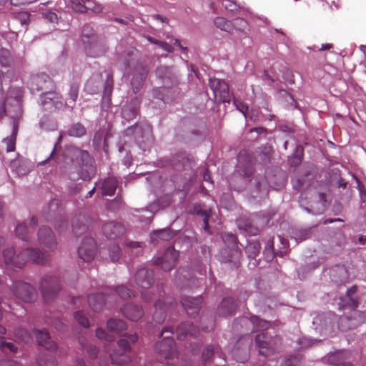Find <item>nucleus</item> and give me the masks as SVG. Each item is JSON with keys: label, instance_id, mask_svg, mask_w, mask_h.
<instances>
[{"label": "nucleus", "instance_id": "7c9ffc66", "mask_svg": "<svg viewBox=\"0 0 366 366\" xmlns=\"http://www.w3.org/2000/svg\"><path fill=\"white\" fill-rule=\"evenodd\" d=\"M106 303L105 295L102 293L91 295L88 297V304L94 312L101 311Z\"/></svg>", "mask_w": 366, "mask_h": 366}, {"label": "nucleus", "instance_id": "c03bdc74", "mask_svg": "<svg viewBox=\"0 0 366 366\" xmlns=\"http://www.w3.org/2000/svg\"><path fill=\"white\" fill-rule=\"evenodd\" d=\"M151 238L152 242L158 241V239L167 241L172 238V233L169 229H162L158 231H154L152 235Z\"/></svg>", "mask_w": 366, "mask_h": 366}, {"label": "nucleus", "instance_id": "393cba45", "mask_svg": "<svg viewBox=\"0 0 366 366\" xmlns=\"http://www.w3.org/2000/svg\"><path fill=\"white\" fill-rule=\"evenodd\" d=\"M252 325V332H258L259 331H264L269 327V322L263 320L259 319L257 316L252 317L249 320L247 318H242L239 320H236L234 325L237 324Z\"/></svg>", "mask_w": 366, "mask_h": 366}, {"label": "nucleus", "instance_id": "79ce46f5", "mask_svg": "<svg viewBox=\"0 0 366 366\" xmlns=\"http://www.w3.org/2000/svg\"><path fill=\"white\" fill-rule=\"evenodd\" d=\"M36 362L39 366H57L56 360L46 354L39 355L36 358Z\"/></svg>", "mask_w": 366, "mask_h": 366}, {"label": "nucleus", "instance_id": "e433bc0d", "mask_svg": "<svg viewBox=\"0 0 366 366\" xmlns=\"http://www.w3.org/2000/svg\"><path fill=\"white\" fill-rule=\"evenodd\" d=\"M272 147L269 146H264L260 147L257 151L256 159L260 161L261 164H266L269 162L270 154Z\"/></svg>", "mask_w": 366, "mask_h": 366}, {"label": "nucleus", "instance_id": "603ef678", "mask_svg": "<svg viewBox=\"0 0 366 366\" xmlns=\"http://www.w3.org/2000/svg\"><path fill=\"white\" fill-rule=\"evenodd\" d=\"M116 292L122 299H127L131 297H135V294L124 285L117 286L115 289Z\"/></svg>", "mask_w": 366, "mask_h": 366}, {"label": "nucleus", "instance_id": "f704fd0d", "mask_svg": "<svg viewBox=\"0 0 366 366\" xmlns=\"http://www.w3.org/2000/svg\"><path fill=\"white\" fill-rule=\"evenodd\" d=\"M18 132L17 123L14 121L13 131L11 136L3 139L2 143L6 145V152H11L15 150L16 139Z\"/></svg>", "mask_w": 366, "mask_h": 366}, {"label": "nucleus", "instance_id": "5fc2aeb1", "mask_svg": "<svg viewBox=\"0 0 366 366\" xmlns=\"http://www.w3.org/2000/svg\"><path fill=\"white\" fill-rule=\"evenodd\" d=\"M15 336L24 342H29L32 340L31 334L23 328H18L15 331Z\"/></svg>", "mask_w": 366, "mask_h": 366}, {"label": "nucleus", "instance_id": "423d86ee", "mask_svg": "<svg viewBox=\"0 0 366 366\" xmlns=\"http://www.w3.org/2000/svg\"><path fill=\"white\" fill-rule=\"evenodd\" d=\"M11 290L16 299L24 302H32L37 297L36 289L24 281L14 282Z\"/></svg>", "mask_w": 366, "mask_h": 366}, {"label": "nucleus", "instance_id": "6ab92c4d", "mask_svg": "<svg viewBox=\"0 0 366 366\" xmlns=\"http://www.w3.org/2000/svg\"><path fill=\"white\" fill-rule=\"evenodd\" d=\"M38 239L40 244L46 247L51 251L56 249L57 242L53 232L49 227H41L38 232Z\"/></svg>", "mask_w": 366, "mask_h": 366}, {"label": "nucleus", "instance_id": "c9c22d12", "mask_svg": "<svg viewBox=\"0 0 366 366\" xmlns=\"http://www.w3.org/2000/svg\"><path fill=\"white\" fill-rule=\"evenodd\" d=\"M79 84H80V82H79V81H78L72 82L69 85V92H68L69 97L67 99L68 103L67 104L66 103L65 104L68 105L71 109L74 106L75 102L78 97L79 90Z\"/></svg>", "mask_w": 366, "mask_h": 366}, {"label": "nucleus", "instance_id": "a211bd4d", "mask_svg": "<svg viewBox=\"0 0 366 366\" xmlns=\"http://www.w3.org/2000/svg\"><path fill=\"white\" fill-rule=\"evenodd\" d=\"M102 230L106 237L110 239L121 237L126 231L124 224L116 221H110L104 224Z\"/></svg>", "mask_w": 366, "mask_h": 366}, {"label": "nucleus", "instance_id": "09e8293b", "mask_svg": "<svg viewBox=\"0 0 366 366\" xmlns=\"http://www.w3.org/2000/svg\"><path fill=\"white\" fill-rule=\"evenodd\" d=\"M111 260L114 262H118L122 256V250L118 244H112L108 248Z\"/></svg>", "mask_w": 366, "mask_h": 366}, {"label": "nucleus", "instance_id": "9b49d317", "mask_svg": "<svg viewBox=\"0 0 366 366\" xmlns=\"http://www.w3.org/2000/svg\"><path fill=\"white\" fill-rule=\"evenodd\" d=\"M209 86L213 92L215 100L227 103L230 102L229 86L224 81L215 77L211 78L209 79Z\"/></svg>", "mask_w": 366, "mask_h": 366}, {"label": "nucleus", "instance_id": "1a4fd4ad", "mask_svg": "<svg viewBox=\"0 0 366 366\" xmlns=\"http://www.w3.org/2000/svg\"><path fill=\"white\" fill-rule=\"evenodd\" d=\"M61 289L59 279L56 276H46L40 283L39 290L45 302L51 301Z\"/></svg>", "mask_w": 366, "mask_h": 366}, {"label": "nucleus", "instance_id": "412c9836", "mask_svg": "<svg viewBox=\"0 0 366 366\" xmlns=\"http://www.w3.org/2000/svg\"><path fill=\"white\" fill-rule=\"evenodd\" d=\"M350 359V353L341 350L330 355L327 362L331 366H352Z\"/></svg>", "mask_w": 366, "mask_h": 366}, {"label": "nucleus", "instance_id": "052dcab7", "mask_svg": "<svg viewBox=\"0 0 366 366\" xmlns=\"http://www.w3.org/2000/svg\"><path fill=\"white\" fill-rule=\"evenodd\" d=\"M196 213L203 217L204 229L205 231H209V218L211 216V210L199 209L196 211Z\"/></svg>", "mask_w": 366, "mask_h": 366}, {"label": "nucleus", "instance_id": "680f3d73", "mask_svg": "<svg viewBox=\"0 0 366 366\" xmlns=\"http://www.w3.org/2000/svg\"><path fill=\"white\" fill-rule=\"evenodd\" d=\"M254 172V164L249 159L245 162L242 166V173L247 177H251Z\"/></svg>", "mask_w": 366, "mask_h": 366}, {"label": "nucleus", "instance_id": "f03ea898", "mask_svg": "<svg viewBox=\"0 0 366 366\" xmlns=\"http://www.w3.org/2000/svg\"><path fill=\"white\" fill-rule=\"evenodd\" d=\"M66 156L71 158L72 165L69 167V170L74 173L79 167L81 170L77 171L76 174H71L69 178L72 180L82 179L84 180L89 179L90 174L94 170L92 165H89L92 159L88 152L80 149L76 147H70L66 150Z\"/></svg>", "mask_w": 366, "mask_h": 366}, {"label": "nucleus", "instance_id": "cd10ccee", "mask_svg": "<svg viewBox=\"0 0 366 366\" xmlns=\"http://www.w3.org/2000/svg\"><path fill=\"white\" fill-rule=\"evenodd\" d=\"M237 307L235 301L230 297L224 299L217 307V313L219 316L230 315Z\"/></svg>", "mask_w": 366, "mask_h": 366}, {"label": "nucleus", "instance_id": "aec40b11", "mask_svg": "<svg viewBox=\"0 0 366 366\" xmlns=\"http://www.w3.org/2000/svg\"><path fill=\"white\" fill-rule=\"evenodd\" d=\"M325 322L331 325L337 322L338 330L346 332L357 327V323L352 322L350 315H342L338 319L335 314L332 313L325 320Z\"/></svg>", "mask_w": 366, "mask_h": 366}, {"label": "nucleus", "instance_id": "13d9d810", "mask_svg": "<svg viewBox=\"0 0 366 366\" xmlns=\"http://www.w3.org/2000/svg\"><path fill=\"white\" fill-rule=\"evenodd\" d=\"M234 29L236 28L242 32H246L248 29V24L247 21L242 18H237L234 20Z\"/></svg>", "mask_w": 366, "mask_h": 366}, {"label": "nucleus", "instance_id": "338daca9", "mask_svg": "<svg viewBox=\"0 0 366 366\" xmlns=\"http://www.w3.org/2000/svg\"><path fill=\"white\" fill-rule=\"evenodd\" d=\"M234 104L237 107V109L242 112L244 117H246V114L249 109V107L245 104L242 103V102L237 100V99H234L233 100Z\"/></svg>", "mask_w": 366, "mask_h": 366}, {"label": "nucleus", "instance_id": "4c0bfd02", "mask_svg": "<svg viewBox=\"0 0 366 366\" xmlns=\"http://www.w3.org/2000/svg\"><path fill=\"white\" fill-rule=\"evenodd\" d=\"M214 25L228 33H231L234 29L233 23L224 17H217L214 20Z\"/></svg>", "mask_w": 366, "mask_h": 366}, {"label": "nucleus", "instance_id": "bf43d9fd", "mask_svg": "<svg viewBox=\"0 0 366 366\" xmlns=\"http://www.w3.org/2000/svg\"><path fill=\"white\" fill-rule=\"evenodd\" d=\"M96 336L97 338L104 340L109 342H112L114 340V337L112 335L107 334L104 330L101 328L97 329Z\"/></svg>", "mask_w": 366, "mask_h": 366}, {"label": "nucleus", "instance_id": "b1692460", "mask_svg": "<svg viewBox=\"0 0 366 366\" xmlns=\"http://www.w3.org/2000/svg\"><path fill=\"white\" fill-rule=\"evenodd\" d=\"M202 301L201 296L197 297L187 296L182 298L181 303L188 315H194L199 312Z\"/></svg>", "mask_w": 366, "mask_h": 366}, {"label": "nucleus", "instance_id": "49530a36", "mask_svg": "<svg viewBox=\"0 0 366 366\" xmlns=\"http://www.w3.org/2000/svg\"><path fill=\"white\" fill-rule=\"evenodd\" d=\"M352 311L350 314V317L352 322L357 323V327L363 323L365 320L366 315L365 312L357 310V308H351Z\"/></svg>", "mask_w": 366, "mask_h": 366}, {"label": "nucleus", "instance_id": "e2e57ef3", "mask_svg": "<svg viewBox=\"0 0 366 366\" xmlns=\"http://www.w3.org/2000/svg\"><path fill=\"white\" fill-rule=\"evenodd\" d=\"M214 352V346L209 345L207 346L202 352V361L204 364H206L208 361L210 360L212 357L213 356Z\"/></svg>", "mask_w": 366, "mask_h": 366}, {"label": "nucleus", "instance_id": "473e14b6", "mask_svg": "<svg viewBox=\"0 0 366 366\" xmlns=\"http://www.w3.org/2000/svg\"><path fill=\"white\" fill-rule=\"evenodd\" d=\"M118 185L117 180L114 177H109L106 179L102 185V195L112 196L114 194Z\"/></svg>", "mask_w": 366, "mask_h": 366}, {"label": "nucleus", "instance_id": "a18cd8bd", "mask_svg": "<svg viewBox=\"0 0 366 366\" xmlns=\"http://www.w3.org/2000/svg\"><path fill=\"white\" fill-rule=\"evenodd\" d=\"M68 134L71 137H81L86 134L85 127L80 123H76L69 129Z\"/></svg>", "mask_w": 366, "mask_h": 366}, {"label": "nucleus", "instance_id": "39448f33", "mask_svg": "<svg viewBox=\"0 0 366 366\" xmlns=\"http://www.w3.org/2000/svg\"><path fill=\"white\" fill-rule=\"evenodd\" d=\"M134 282L139 290L142 298L145 301L152 299V293L147 292L154 284L153 272L145 268L138 269L134 276Z\"/></svg>", "mask_w": 366, "mask_h": 366}, {"label": "nucleus", "instance_id": "72a5a7b5", "mask_svg": "<svg viewBox=\"0 0 366 366\" xmlns=\"http://www.w3.org/2000/svg\"><path fill=\"white\" fill-rule=\"evenodd\" d=\"M155 312L153 315V320L158 323H162L166 317V307L164 302L162 300H158L156 302L155 305Z\"/></svg>", "mask_w": 366, "mask_h": 366}, {"label": "nucleus", "instance_id": "4468645a", "mask_svg": "<svg viewBox=\"0 0 366 366\" xmlns=\"http://www.w3.org/2000/svg\"><path fill=\"white\" fill-rule=\"evenodd\" d=\"M30 87L34 91L48 92L56 89L54 82L46 74L42 73L33 76L29 82Z\"/></svg>", "mask_w": 366, "mask_h": 366}, {"label": "nucleus", "instance_id": "774afa93", "mask_svg": "<svg viewBox=\"0 0 366 366\" xmlns=\"http://www.w3.org/2000/svg\"><path fill=\"white\" fill-rule=\"evenodd\" d=\"M223 4L224 8L229 11H235L239 9V6L234 1L224 0Z\"/></svg>", "mask_w": 366, "mask_h": 366}, {"label": "nucleus", "instance_id": "c85d7f7f", "mask_svg": "<svg viewBox=\"0 0 366 366\" xmlns=\"http://www.w3.org/2000/svg\"><path fill=\"white\" fill-rule=\"evenodd\" d=\"M139 112V106L137 100H132L125 104L122 110V117L127 121L134 119Z\"/></svg>", "mask_w": 366, "mask_h": 366}, {"label": "nucleus", "instance_id": "4be33fe9", "mask_svg": "<svg viewBox=\"0 0 366 366\" xmlns=\"http://www.w3.org/2000/svg\"><path fill=\"white\" fill-rule=\"evenodd\" d=\"M122 314L128 320L137 322L144 315L143 309L137 305L127 303L121 308Z\"/></svg>", "mask_w": 366, "mask_h": 366}, {"label": "nucleus", "instance_id": "69168bd1", "mask_svg": "<svg viewBox=\"0 0 366 366\" xmlns=\"http://www.w3.org/2000/svg\"><path fill=\"white\" fill-rule=\"evenodd\" d=\"M301 358L299 356H293L286 359L282 366H298Z\"/></svg>", "mask_w": 366, "mask_h": 366}, {"label": "nucleus", "instance_id": "c756f323", "mask_svg": "<svg viewBox=\"0 0 366 366\" xmlns=\"http://www.w3.org/2000/svg\"><path fill=\"white\" fill-rule=\"evenodd\" d=\"M107 327L109 332L122 335L127 329V323L120 319L110 318L107 323Z\"/></svg>", "mask_w": 366, "mask_h": 366}, {"label": "nucleus", "instance_id": "6e6d98bb", "mask_svg": "<svg viewBox=\"0 0 366 366\" xmlns=\"http://www.w3.org/2000/svg\"><path fill=\"white\" fill-rule=\"evenodd\" d=\"M74 318L78 323L85 328L89 327V322L88 318L86 317L84 313L81 311H77L74 313Z\"/></svg>", "mask_w": 366, "mask_h": 366}, {"label": "nucleus", "instance_id": "2f4dec72", "mask_svg": "<svg viewBox=\"0 0 366 366\" xmlns=\"http://www.w3.org/2000/svg\"><path fill=\"white\" fill-rule=\"evenodd\" d=\"M192 161L189 157L184 153L177 154L172 161V165L175 169L179 170L181 168L190 167L192 166Z\"/></svg>", "mask_w": 366, "mask_h": 366}, {"label": "nucleus", "instance_id": "0eeeda50", "mask_svg": "<svg viewBox=\"0 0 366 366\" xmlns=\"http://www.w3.org/2000/svg\"><path fill=\"white\" fill-rule=\"evenodd\" d=\"M81 41L84 45L86 54L91 57H97L100 55L99 51L100 45L97 41V37L92 28L85 26L82 30Z\"/></svg>", "mask_w": 366, "mask_h": 366}, {"label": "nucleus", "instance_id": "4d7b16f0", "mask_svg": "<svg viewBox=\"0 0 366 366\" xmlns=\"http://www.w3.org/2000/svg\"><path fill=\"white\" fill-rule=\"evenodd\" d=\"M304 155V148L302 145H297L295 148L294 154H293V160L292 164H299L302 159Z\"/></svg>", "mask_w": 366, "mask_h": 366}, {"label": "nucleus", "instance_id": "2eb2a0df", "mask_svg": "<svg viewBox=\"0 0 366 366\" xmlns=\"http://www.w3.org/2000/svg\"><path fill=\"white\" fill-rule=\"evenodd\" d=\"M97 252V246L94 239L92 237H85L78 249V255L79 258L84 262H89L95 257Z\"/></svg>", "mask_w": 366, "mask_h": 366}, {"label": "nucleus", "instance_id": "f8f14e48", "mask_svg": "<svg viewBox=\"0 0 366 366\" xmlns=\"http://www.w3.org/2000/svg\"><path fill=\"white\" fill-rule=\"evenodd\" d=\"M155 350L164 359H173L177 356L176 343L173 338L164 337L155 345Z\"/></svg>", "mask_w": 366, "mask_h": 366}, {"label": "nucleus", "instance_id": "a878e982", "mask_svg": "<svg viewBox=\"0 0 366 366\" xmlns=\"http://www.w3.org/2000/svg\"><path fill=\"white\" fill-rule=\"evenodd\" d=\"M176 332L178 340H182L187 336L197 337L199 333V330L192 323L184 322L177 327Z\"/></svg>", "mask_w": 366, "mask_h": 366}, {"label": "nucleus", "instance_id": "9d476101", "mask_svg": "<svg viewBox=\"0 0 366 366\" xmlns=\"http://www.w3.org/2000/svg\"><path fill=\"white\" fill-rule=\"evenodd\" d=\"M252 342V339L248 335H243L239 339L232 350V355L237 362H244L249 358Z\"/></svg>", "mask_w": 366, "mask_h": 366}, {"label": "nucleus", "instance_id": "20e7f679", "mask_svg": "<svg viewBox=\"0 0 366 366\" xmlns=\"http://www.w3.org/2000/svg\"><path fill=\"white\" fill-rule=\"evenodd\" d=\"M254 341L259 354L264 357L272 355L282 345V339L280 337H272L265 332L257 335Z\"/></svg>", "mask_w": 366, "mask_h": 366}, {"label": "nucleus", "instance_id": "864d4df0", "mask_svg": "<svg viewBox=\"0 0 366 366\" xmlns=\"http://www.w3.org/2000/svg\"><path fill=\"white\" fill-rule=\"evenodd\" d=\"M357 287L355 286H353L347 290V296L348 297V302L347 305L350 308H357L359 305V302L357 300L352 298V295L356 292Z\"/></svg>", "mask_w": 366, "mask_h": 366}, {"label": "nucleus", "instance_id": "37998d69", "mask_svg": "<svg viewBox=\"0 0 366 366\" xmlns=\"http://www.w3.org/2000/svg\"><path fill=\"white\" fill-rule=\"evenodd\" d=\"M124 245L128 252L134 253V254H137L142 252L144 243L138 241L126 240L124 242Z\"/></svg>", "mask_w": 366, "mask_h": 366}, {"label": "nucleus", "instance_id": "3c124183", "mask_svg": "<svg viewBox=\"0 0 366 366\" xmlns=\"http://www.w3.org/2000/svg\"><path fill=\"white\" fill-rule=\"evenodd\" d=\"M134 132L136 135L142 134V136H149L152 132V129L148 124H137L134 126Z\"/></svg>", "mask_w": 366, "mask_h": 366}, {"label": "nucleus", "instance_id": "dca6fc26", "mask_svg": "<svg viewBox=\"0 0 366 366\" xmlns=\"http://www.w3.org/2000/svg\"><path fill=\"white\" fill-rule=\"evenodd\" d=\"M155 73L162 80V86L164 88H170L178 83L177 76L172 67L160 66L157 68Z\"/></svg>", "mask_w": 366, "mask_h": 366}, {"label": "nucleus", "instance_id": "bb28decb", "mask_svg": "<svg viewBox=\"0 0 366 366\" xmlns=\"http://www.w3.org/2000/svg\"><path fill=\"white\" fill-rule=\"evenodd\" d=\"M34 334L39 345L48 350H55L57 349L56 344L51 340L50 335L46 330H34Z\"/></svg>", "mask_w": 366, "mask_h": 366}, {"label": "nucleus", "instance_id": "de8ad7c7", "mask_svg": "<svg viewBox=\"0 0 366 366\" xmlns=\"http://www.w3.org/2000/svg\"><path fill=\"white\" fill-rule=\"evenodd\" d=\"M79 342L81 345L82 347L86 350L91 359H94L97 357L99 349L96 346L85 343L84 340L82 338H79Z\"/></svg>", "mask_w": 366, "mask_h": 366}, {"label": "nucleus", "instance_id": "6e6552de", "mask_svg": "<svg viewBox=\"0 0 366 366\" xmlns=\"http://www.w3.org/2000/svg\"><path fill=\"white\" fill-rule=\"evenodd\" d=\"M41 102L43 109L50 113L60 110L65 104L61 94L54 91L43 92Z\"/></svg>", "mask_w": 366, "mask_h": 366}, {"label": "nucleus", "instance_id": "ddd939ff", "mask_svg": "<svg viewBox=\"0 0 366 366\" xmlns=\"http://www.w3.org/2000/svg\"><path fill=\"white\" fill-rule=\"evenodd\" d=\"M179 252L173 247H169L162 257H157L154 264L164 271H170L177 262Z\"/></svg>", "mask_w": 366, "mask_h": 366}, {"label": "nucleus", "instance_id": "58836bf2", "mask_svg": "<svg viewBox=\"0 0 366 366\" xmlns=\"http://www.w3.org/2000/svg\"><path fill=\"white\" fill-rule=\"evenodd\" d=\"M4 109L8 116L16 119L20 113V105L17 100H14V105L9 104L8 101L6 100L4 104Z\"/></svg>", "mask_w": 366, "mask_h": 366}, {"label": "nucleus", "instance_id": "8fccbe9b", "mask_svg": "<svg viewBox=\"0 0 366 366\" xmlns=\"http://www.w3.org/2000/svg\"><path fill=\"white\" fill-rule=\"evenodd\" d=\"M16 236L24 241L29 240V230L24 224H19L16 227Z\"/></svg>", "mask_w": 366, "mask_h": 366}, {"label": "nucleus", "instance_id": "f3484780", "mask_svg": "<svg viewBox=\"0 0 366 366\" xmlns=\"http://www.w3.org/2000/svg\"><path fill=\"white\" fill-rule=\"evenodd\" d=\"M149 74L148 65L137 64L134 68L131 84L134 93H137Z\"/></svg>", "mask_w": 366, "mask_h": 366}, {"label": "nucleus", "instance_id": "7ed1b4c3", "mask_svg": "<svg viewBox=\"0 0 366 366\" xmlns=\"http://www.w3.org/2000/svg\"><path fill=\"white\" fill-rule=\"evenodd\" d=\"M122 337L117 342L118 347L122 350V352H118L113 350L109 353V357L113 364L122 365L130 362V357L127 354L131 350V343H135L138 340V335L137 333L127 334L124 333L121 335Z\"/></svg>", "mask_w": 366, "mask_h": 366}, {"label": "nucleus", "instance_id": "5701e85b", "mask_svg": "<svg viewBox=\"0 0 366 366\" xmlns=\"http://www.w3.org/2000/svg\"><path fill=\"white\" fill-rule=\"evenodd\" d=\"M90 222V218L85 214L75 216L71 221L72 231L76 236L84 234Z\"/></svg>", "mask_w": 366, "mask_h": 366}, {"label": "nucleus", "instance_id": "a19ab883", "mask_svg": "<svg viewBox=\"0 0 366 366\" xmlns=\"http://www.w3.org/2000/svg\"><path fill=\"white\" fill-rule=\"evenodd\" d=\"M261 249V244L258 241L249 242L245 248V252L249 258L255 259L259 254Z\"/></svg>", "mask_w": 366, "mask_h": 366}, {"label": "nucleus", "instance_id": "0e129e2a", "mask_svg": "<svg viewBox=\"0 0 366 366\" xmlns=\"http://www.w3.org/2000/svg\"><path fill=\"white\" fill-rule=\"evenodd\" d=\"M71 7L76 11L84 13L86 11V7L83 4V0H70Z\"/></svg>", "mask_w": 366, "mask_h": 366}, {"label": "nucleus", "instance_id": "ea45409f", "mask_svg": "<svg viewBox=\"0 0 366 366\" xmlns=\"http://www.w3.org/2000/svg\"><path fill=\"white\" fill-rule=\"evenodd\" d=\"M238 227L239 229L244 230L250 235H257L259 233V229L252 225L249 219H239L238 221Z\"/></svg>", "mask_w": 366, "mask_h": 366}, {"label": "nucleus", "instance_id": "f257e3e1", "mask_svg": "<svg viewBox=\"0 0 366 366\" xmlns=\"http://www.w3.org/2000/svg\"><path fill=\"white\" fill-rule=\"evenodd\" d=\"M3 257L6 269L11 270L23 268L28 259L38 264H44L49 258L46 253L34 248L23 249L16 254L14 247L4 250Z\"/></svg>", "mask_w": 366, "mask_h": 366}]
</instances>
